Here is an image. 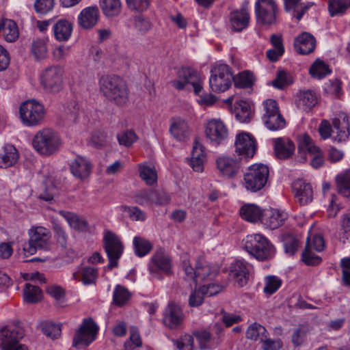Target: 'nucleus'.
<instances>
[{"mask_svg": "<svg viewBox=\"0 0 350 350\" xmlns=\"http://www.w3.org/2000/svg\"><path fill=\"white\" fill-rule=\"evenodd\" d=\"M98 331V327L92 319H83L75 334L72 346L76 348L88 346L96 339Z\"/></svg>", "mask_w": 350, "mask_h": 350, "instance_id": "9b49d317", "label": "nucleus"}, {"mask_svg": "<svg viewBox=\"0 0 350 350\" xmlns=\"http://www.w3.org/2000/svg\"><path fill=\"white\" fill-rule=\"evenodd\" d=\"M61 145L62 139L59 135L49 128L38 131L32 140V146L36 151L44 156L55 153Z\"/></svg>", "mask_w": 350, "mask_h": 350, "instance_id": "20e7f679", "label": "nucleus"}, {"mask_svg": "<svg viewBox=\"0 0 350 350\" xmlns=\"http://www.w3.org/2000/svg\"><path fill=\"white\" fill-rule=\"evenodd\" d=\"M292 187L295 200L300 205H306L312 201L313 190L310 183L298 179L293 182Z\"/></svg>", "mask_w": 350, "mask_h": 350, "instance_id": "f3484780", "label": "nucleus"}, {"mask_svg": "<svg viewBox=\"0 0 350 350\" xmlns=\"http://www.w3.org/2000/svg\"><path fill=\"white\" fill-rule=\"evenodd\" d=\"M133 26L140 34L144 35L151 30L153 25L148 18L138 15L134 18Z\"/></svg>", "mask_w": 350, "mask_h": 350, "instance_id": "603ef678", "label": "nucleus"}, {"mask_svg": "<svg viewBox=\"0 0 350 350\" xmlns=\"http://www.w3.org/2000/svg\"><path fill=\"white\" fill-rule=\"evenodd\" d=\"M269 174V167L262 163H255L250 166L244 174L243 185L251 192H257L263 189Z\"/></svg>", "mask_w": 350, "mask_h": 350, "instance_id": "39448f33", "label": "nucleus"}, {"mask_svg": "<svg viewBox=\"0 0 350 350\" xmlns=\"http://www.w3.org/2000/svg\"><path fill=\"white\" fill-rule=\"evenodd\" d=\"M174 345L176 350H193V338L189 334H185L179 339L173 340Z\"/></svg>", "mask_w": 350, "mask_h": 350, "instance_id": "4d7b16f0", "label": "nucleus"}, {"mask_svg": "<svg viewBox=\"0 0 350 350\" xmlns=\"http://www.w3.org/2000/svg\"><path fill=\"white\" fill-rule=\"evenodd\" d=\"M72 31V24L64 19L59 20L53 26L55 38L60 42L68 40L71 36Z\"/></svg>", "mask_w": 350, "mask_h": 350, "instance_id": "473e14b6", "label": "nucleus"}, {"mask_svg": "<svg viewBox=\"0 0 350 350\" xmlns=\"http://www.w3.org/2000/svg\"><path fill=\"white\" fill-rule=\"evenodd\" d=\"M80 274L82 282L85 285H89L95 282L98 277V270L92 267H85L81 269Z\"/></svg>", "mask_w": 350, "mask_h": 350, "instance_id": "6e6d98bb", "label": "nucleus"}, {"mask_svg": "<svg viewBox=\"0 0 350 350\" xmlns=\"http://www.w3.org/2000/svg\"><path fill=\"white\" fill-rule=\"evenodd\" d=\"M18 29L16 23L10 19H3L0 22V36L8 42H12L18 38Z\"/></svg>", "mask_w": 350, "mask_h": 350, "instance_id": "2f4dec72", "label": "nucleus"}, {"mask_svg": "<svg viewBox=\"0 0 350 350\" xmlns=\"http://www.w3.org/2000/svg\"><path fill=\"white\" fill-rule=\"evenodd\" d=\"M60 213L67 220L72 228L81 232L88 231L89 226L85 219L70 212L61 211Z\"/></svg>", "mask_w": 350, "mask_h": 350, "instance_id": "4c0bfd02", "label": "nucleus"}, {"mask_svg": "<svg viewBox=\"0 0 350 350\" xmlns=\"http://www.w3.org/2000/svg\"><path fill=\"white\" fill-rule=\"evenodd\" d=\"M179 79L187 84H191L196 94L200 95L202 89L200 77L195 70L191 68H183L178 72Z\"/></svg>", "mask_w": 350, "mask_h": 350, "instance_id": "c85d7f7f", "label": "nucleus"}, {"mask_svg": "<svg viewBox=\"0 0 350 350\" xmlns=\"http://www.w3.org/2000/svg\"><path fill=\"white\" fill-rule=\"evenodd\" d=\"M31 51L38 59H44L47 54V49L44 41L38 40L32 44Z\"/></svg>", "mask_w": 350, "mask_h": 350, "instance_id": "774afa93", "label": "nucleus"}, {"mask_svg": "<svg viewBox=\"0 0 350 350\" xmlns=\"http://www.w3.org/2000/svg\"><path fill=\"white\" fill-rule=\"evenodd\" d=\"M242 218L250 222H256L262 219V213L261 209L255 204H246L242 206L240 210Z\"/></svg>", "mask_w": 350, "mask_h": 350, "instance_id": "58836bf2", "label": "nucleus"}, {"mask_svg": "<svg viewBox=\"0 0 350 350\" xmlns=\"http://www.w3.org/2000/svg\"><path fill=\"white\" fill-rule=\"evenodd\" d=\"M98 14L99 11L97 7L86 8L79 15V24L84 29L92 28L96 24Z\"/></svg>", "mask_w": 350, "mask_h": 350, "instance_id": "c756f323", "label": "nucleus"}, {"mask_svg": "<svg viewBox=\"0 0 350 350\" xmlns=\"http://www.w3.org/2000/svg\"><path fill=\"white\" fill-rule=\"evenodd\" d=\"M294 46L295 50L299 53L308 55L314 51L316 46V40L310 33L304 32L295 38Z\"/></svg>", "mask_w": 350, "mask_h": 350, "instance_id": "cd10ccee", "label": "nucleus"}, {"mask_svg": "<svg viewBox=\"0 0 350 350\" xmlns=\"http://www.w3.org/2000/svg\"><path fill=\"white\" fill-rule=\"evenodd\" d=\"M92 167L89 159L82 156H77L70 163L72 174L80 180H85L90 176Z\"/></svg>", "mask_w": 350, "mask_h": 350, "instance_id": "412c9836", "label": "nucleus"}, {"mask_svg": "<svg viewBox=\"0 0 350 350\" xmlns=\"http://www.w3.org/2000/svg\"><path fill=\"white\" fill-rule=\"evenodd\" d=\"M255 80L254 74L249 71L245 70L239 73L236 76H233V81L236 88H247L253 85Z\"/></svg>", "mask_w": 350, "mask_h": 350, "instance_id": "c03bdc74", "label": "nucleus"}, {"mask_svg": "<svg viewBox=\"0 0 350 350\" xmlns=\"http://www.w3.org/2000/svg\"><path fill=\"white\" fill-rule=\"evenodd\" d=\"M148 270L154 277L158 279L161 278L159 273V271H162L167 275L171 274V260L161 249L157 250L151 257L148 263Z\"/></svg>", "mask_w": 350, "mask_h": 350, "instance_id": "4468645a", "label": "nucleus"}, {"mask_svg": "<svg viewBox=\"0 0 350 350\" xmlns=\"http://www.w3.org/2000/svg\"><path fill=\"white\" fill-rule=\"evenodd\" d=\"M297 140L299 154H305L306 152L311 154L319 148V147L314 144L312 139L307 133L298 135Z\"/></svg>", "mask_w": 350, "mask_h": 350, "instance_id": "ea45409f", "label": "nucleus"}, {"mask_svg": "<svg viewBox=\"0 0 350 350\" xmlns=\"http://www.w3.org/2000/svg\"><path fill=\"white\" fill-rule=\"evenodd\" d=\"M107 134L103 131H96L91 137L92 145L96 148H102L107 145Z\"/></svg>", "mask_w": 350, "mask_h": 350, "instance_id": "338daca9", "label": "nucleus"}, {"mask_svg": "<svg viewBox=\"0 0 350 350\" xmlns=\"http://www.w3.org/2000/svg\"><path fill=\"white\" fill-rule=\"evenodd\" d=\"M121 211L128 213L129 218L133 221H144L146 219V213L137 206H129L122 205Z\"/></svg>", "mask_w": 350, "mask_h": 350, "instance_id": "5fc2aeb1", "label": "nucleus"}, {"mask_svg": "<svg viewBox=\"0 0 350 350\" xmlns=\"http://www.w3.org/2000/svg\"><path fill=\"white\" fill-rule=\"evenodd\" d=\"M142 346V340L139 332L135 329L131 331L129 339L126 340L124 347L125 350H133Z\"/></svg>", "mask_w": 350, "mask_h": 350, "instance_id": "69168bd1", "label": "nucleus"}, {"mask_svg": "<svg viewBox=\"0 0 350 350\" xmlns=\"http://www.w3.org/2000/svg\"><path fill=\"white\" fill-rule=\"evenodd\" d=\"M100 6L103 14L107 17L118 16L122 8L120 0H100Z\"/></svg>", "mask_w": 350, "mask_h": 350, "instance_id": "a19ab883", "label": "nucleus"}, {"mask_svg": "<svg viewBox=\"0 0 350 350\" xmlns=\"http://www.w3.org/2000/svg\"><path fill=\"white\" fill-rule=\"evenodd\" d=\"M103 242L109 260L108 268L111 269L118 266V260L123 254L124 247L120 238L111 231L105 232Z\"/></svg>", "mask_w": 350, "mask_h": 350, "instance_id": "1a4fd4ad", "label": "nucleus"}, {"mask_svg": "<svg viewBox=\"0 0 350 350\" xmlns=\"http://www.w3.org/2000/svg\"><path fill=\"white\" fill-rule=\"evenodd\" d=\"M263 122L265 126L271 131H278L284 128L286 122L280 113H276L272 116H268L264 119Z\"/></svg>", "mask_w": 350, "mask_h": 350, "instance_id": "8fccbe9b", "label": "nucleus"}, {"mask_svg": "<svg viewBox=\"0 0 350 350\" xmlns=\"http://www.w3.org/2000/svg\"><path fill=\"white\" fill-rule=\"evenodd\" d=\"M182 267L185 274V279L191 280L196 284L206 280H213L219 272V268L209 263L203 256H199L197 258L195 269L193 268L189 260H183Z\"/></svg>", "mask_w": 350, "mask_h": 350, "instance_id": "7ed1b4c3", "label": "nucleus"}, {"mask_svg": "<svg viewBox=\"0 0 350 350\" xmlns=\"http://www.w3.org/2000/svg\"><path fill=\"white\" fill-rule=\"evenodd\" d=\"M267 336L266 328L259 323H254L250 325L245 333V337L252 340H262Z\"/></svg>", "mask_w": 350, "mask_h": 350, "instance_id": "37998d69", "label": "nucleus"}, {"mask_svg": "<svg viewBox=\"0 0 350 350\" xmlns=\"http://www.w3.org/2000/svg\"><path fill=\"white\" fill-rule=\"evenodd\" d=\"M235 152L239 156L244 158L254 157L256 146L254 137L246 133H241L237 135L234 142Z\"/></svg>", "mask_w": 350, "mask_h": 350, "instance_id": "2eb2a0df", "label": "nucleus"}, {"mask_svg": "<svg viewBox=\"0 0 350 350\" xmlns=\"http://www.w3.org/2000/svg\"><path fill=\"white\" fill-rule=\"evenodd\" d=\"M131 297V293L124 286L116 285L113 293V300L118 306H124Z\"/></svg>", "mask_w": 350, "mask_h": 350, "instance_id": "09e8293b", "label": "nucleus"}, {"mask_svg": "<svg viewBox=\"0 0 350 350\" xmlns=\"http://www.w3.org/2000/svg\"><path fill=\"white\" fill-rule=\"evenodd\" d=\"M243 249L259 261L267 260L275 254V248L267 237L261 234H252L242 241Z\"/></svg>", "mask_w": 350, "mask_h": 350, "instance_id": "f03ea898", "label": "nucleus"}, {"mask_svg": "<svg viewBox=\"0 0 350 350\" xmlns=\"http://www.w3.org/2000/svg\"><path fill=\"white\" fill-rule=\"evenodd\" d=\"M309 72L313 77L320 79L328 75L330 70L323 62L317 60L310 67Z\"/></svg>", "mask_w": 350, "mask_h": 350, "instance_id": "864d4df0", "label": "nucleus"}, {"mask_svg": "<svg viewBox=\"0 0 350 350\" xmlns=\"http://www.w3.org/2000/svg\"><path fill=\"white\" fill-rule=\"evenodd\" d=\"M340 240L343 243L350 242V213L344 215L342 217Z\"/></svg>", "mask_w": 350, "mask_h": 350, "instance_id": "052dcab7", "label": "nucleus"}, {"mask_svg": "<svg viewBox=\"0 0 350 350\" xmlns=\"http://www.w3.org/2000/svg\"><path fill=\"white\" fill-rule=\"evenodd\" d=\"M135 254L138 257L147 255L152 249V243L146 239L142 237H135L133 241Z\"/></svg>", "mask_w": 350, "mask_h": 350, "instance_id": "79ce46f5", "label": "nucleus"}, {"mask_svg": "<svg viewBox=\"0 0 350 350\" xmlns=\"http://www.w3.org/2000/svg\"><path fill=\"white\" fill-rule=\"evenodd\" d=\"M283 245L285 252L290 255H293L297 250L299 242L293 235L286 234L283 237Z\"/></svg>", "mask_w": 350, "mask_h": 350, "instance_id": "680f3d73", "label": "nucleus"}, {"mask_svg": "<svg viewBox=\"0 0 350 350\" xmlns=\"http://www.w3.org/2000/svg\"><path fill=\"white\" fill-rule=\"evenodd\" d=\"M241 158L222 156L217 159L216 164L220 173L228 178L237 174L241 167Z\"/></svg>", "mask_w": 350, "mask_h": 350, "instance_id": "a211bd4d", "label": "nucleus"}, {"mask_svg": "<svg viewBox=\"0 0 350 350\" xmlns=\"http://www.w3.org/2000/svg\"><path fill=\"white\" fill-rule=\"evenodd\" d=\"M169 131L176 140L180 142L187 141L191 133L187 122L179 117L170 120Z\"/></svg>", "mask_w": 350, "mask_h": 350, "instance_id": "aec40b11", "label": "nucleus"}, {"mask_svg": "<svg viewBox=\"0 0 350 350\" xmlns=\"http://www.w3.org/2000/svg\"><path fill=\"white\" fill-rule=\"evenodd\" d=\"M100 90L111 103L123 106L129 100V91L125 81L116 75H107L100 80Z\"/></svg>", "mask_w": 350, "mask_h": 350, "instance_id": "f257e3e1", "label": "nucleus"}, {"mask_svg": "<svg viewBox=\"0 0 350 350\" xmlns=\"http://www.w3.org/2000/svg\"><path fill=\"white\" fill-rule=\"evenodd\" d=\"M183 319L181 308L174 303L169 304L163 313V323L170 329H176L181 324Z\"/></svg>", "mask_w": 350, "mask_h": 350, "instance_id": "6ab92c4d", "label": "nucleus"}, {"mask_svg": "<svg viewBox=\"0 0 350 350\" xmlns=\"http://www.w3.org/2000/svg\"><path fill=\"white\" fill-rule=\"evenodd\" d=\"M317 103V96L311 90H301L297 94L296 105L303 111H308L310 110Z\"/></svg>", "mask_w": 350, "mask_h": 350, "instance_id": "7c9ffc66", "label": "nucleus"}, {"mask_svg": "<svg viewBox=\"0 0 350 350\" xmlns=\"http://www.w3.org/2000/svg\"><path fill=\"white\" fill-rule=\"evenodd\" d=\"M55 5V0H36L34 8L37 13L45 14L52 10Z\"/></svg>", "mask_w": 350, "mask_h": 350, "instance_id": "0e129e2a", "label": "nucleus"}, {"mask_svg": "<svg viewBox=\"0 0 350 350\" xmlns=\"http://www.w3.org/2000/svg\"><path fill=\"white\" fill-rule=\"evenodd\" d=\"M233 81L231 68L225 64H215L211 70L209 85L215 92H224L229 89Z\"/></svg>", "mask_w": 350, "mask_h": 350, "instance_id": "423d86ee", "label": "nucleus"}, {"mask_svg": "<svg viewBox=\"0 0 350 350\" xmlns=\"http://www.w3.org/2000/svg\"><path fill=\"white\" fill-rule=\"evenodd\" d=\"M335 180L338 192L345 197H350V170L338 174Z\"/></svg>", "mask_w": 350, "mask_h": 350, "instance_id": "e433bc0d", "label": "nucleus"}, {"mask_svg": "<svg viewBox=\"0 0 350 350\" xmlns=\"http://www.w3.org/2000/svg\"><path fill=\"white\" fill-rule=\"evenodd\" d=\"M250 14L247 8L236 10L229 15L230 25L234 31H241L245 29L250 23Z\"/></svg>", "mask_w": 350, "mask_h": 350, "instance_id": "393cba45", "label": "nucleus"}, {"mask_svg": "<svg viewBox=\"0 0 350 350\" xmlns=\"http://www.w3.org/2000/svg\"><path fill=\"white\" fill-rule=\"evenodd\" d=\"M117 137L119 144L126 147L131 146L137 139V135L131 130L118 134Z\"/></svg>", "mask_w": 350, "mask_h": 350, "instance_id": "e2e57ef3", "label": "nucleus"}, {"mask_svg": "<svg viewBox=\"0 0 350 350\" xmlns=\"http://www.w3.org/2000/svg\"><path fill=\"white\" fill-rule=\"evenodd\" d=\"M206 161L204 147L196 137L193 142L191 157L189 161L191 167L197 172H202L204 170V164Z\"/></svg>", "mask_w": 350, "mask_h": 350, "instance_id": "b1692460", "label": "nucleus"}, {"mask_svg": "<svg viewBox=\"0 0 350 350\" xmlns=\"http://www.w3.org/2000/svg\"><path fill=\"white\" fill-rule=\"evenodd\" d=\"M21 120L27 126H37L44 119L45 110L44 105L36 100L23 102L19 108Z\"/></svg>", "mask_w": 350, "mask_h": 350, "instance_id": "0eeeda50", "label": "nucleus"}, {"mask_svg": "<svg viewBox=\"0 0 350 350\" xmlns=\"http://www.w3.org/2000/svg\"><path fill=\"white\" fill-rule=\"evenodd\" d=\"M139 177L147 185L152 186L157 183V173L154 166L150 164H139Z\"/></svg>", "mask_w": 350, "mask_h": 350, "instance_id": "c9c22d12", "label": "nucleus"}, {"mask_svg": "<svg viewBox=\"0 0 350 350\" xmlns=\"http://www.w3.org/2000/svg\"><path fill=\"white\" fill-rule=\"evenodd\" d=\"M332 125L336 130L334 140L338 142L347 140L350 135L349 118L343 112H340L332 120Z\"/></svg>", "mask_w": 350, "mask_h": 350, "instance_id": "5701e85b", "label": "nucleus"}, {"mask_svg": "<svg viewBox=\"0 0 350 350\" xmlns=\"http://www.w3.org/2000/svg\"><path fill=\"white\" fill-rule=\"evenodd\" d=\"M42 330L43 334L52 339L57 338L61 335V327L59 325L51 322H46L43 324Z\"/></svg>", "mask_w": 350, "mask_h": 350, "instance_id": "bf43d9fd", "label": "nucleus"}, {"mask_svg": "<svg viewBox=\"0 0 350 350\" xmlns=\"http://www.w3.org/2000/svg\"><path fill=\"white\" fill-rule=\"evenodd\" d=\"M18 159V153L16 148L7 144L4 146L3 153L0 156V167L7 168L14 165Z\"/></svg>", "mask_w": 350, "mask_h": 350, "instance_id": "72a5a7b5", "label": "nucleus"}, {"mask_svg": "<svg viewBox=\"0 0 350 350\" xmlns=\"http://www.w3.org/2000/svg\"><path fill=\"white\" fill-rule=\"evenodd\" d=\"M350 7V0H329L328 10L331 16L343 14Z\"/></svg>", "mask_w": 350, "mask_h": 350, "instance_id": "de8ad7c7", "label": "nucleus"}, {"mask_svg": "<svg viewBox=\"0 0 350 350\" xmlns=\"http://www.w3.org/2000/svg\"><path fill=\"white\" fill-rule=\"evenodd\" d=\"M287 218V215L277 209L266 210L262 215V223L267 228L274 230L282 226Z\"/></svg>", "mask_w": 350, "mask_h": 350, "instance_id": "a878e982", "label": "nucleus"}, {"mask_svg": "<svg viewBox=\"0 0 350 350\" xmlns=\"http://www.w3.org/2000/svg\"><path fill=\"white\" fill-rule=\"evenodd\" d=\"M302 260L308 266H315L321 263V258L315 254L311 249L310 238L306 239V246L302 252Z\"/></svg>", "mask_w": 350, "mask_h": 350, "instance_id": "a18cd8bd", "label": "nucleus"}, {"mask_svg": "<svg viewBox=\"0 0 350 350\" xmlns=\"http://www.w3.org/2000/svg\"><path fill=\"white\" fill-rule=\"evenodd\" d=\"M23 294L24 300L31 304L38 302L42 296L41 289L38 286L30 284H25Z\"/></svg>", "mask_w": 350, "mask_h": 350, "instance_id": "49530a36", "label": "nucleus"}, {"mask_svg": "<svg viewBox=\"0 0 350 350\" xmlns=\"http://www.w3.org/2000/svg\"><path fill=\"white\" fill-rule=\"evenodd\" d=\"M265 282L264 292L269 295L273 294L282 284V280L275 275L267 276L265 278Z\"/></svg>", "mask_w": 350, "mask_h": 350, "instance_id": "13d9d810", "label": "nucleus"}, {"mask_svg": "<svg viewBox=\"0 0 350 350\" xmlns=\"http://www.w3.org/2000/svg\"><path fill=\"white\" fill-rule=\"evenodd\" d=\"M284 10L286 12L293 11V16L298 21H300L304 14L308 11L311 6V3L304 4L301 3V0H284Z\"/></svg>", "mask_w": 350, "mask_h": 350, "instance_id": "f704fd0d", "label": "nucleus"}, {"mask_svg": "<svg viewBox=\"0 0 350 350\" xmlns=\"http://www.w3.org/2000/svg\"><path fill=\"white\" fill-rule=\"evenodd\" d=\"M236 118L241 122H247L250 120V106L248 103L239 100L236 107Z\"/></svg>", "mask_w": 350, "mask_h": 350, "instance_id": "3c124183", "label": "nucleus"}, {"mask_svg": "<svg viewBox=\"0 0 350 350\" xmlns=\"http://www.w3.org/2000/svg\"><path fill=\"white\" fill-rule=\"evenodd\" d=\"M63 74L62 68L58 66H49L43 70L40 81L44 90L50 93L58 92L62 88Z\"/></svg>", "mask_w": 350, "mask_h": 350, "instance_id": "f8f14e48", "label": "nucleus"}, {"mask_svg": "<svg viewBox=\"0 0 350 350\" xmlns=\"http://www.w3.org/2000/svg\"><path fill=\"white\" fill-rule=\"evenodd\" d=\"M249 267L248 263L243 260H236L230 265V275L240 287L247 283L250 275Z\"/></svg>", "mask_w": 350, "mask_h": 350, "instance_id": "4be33fe9", "label": "nucleus"}, {"mask_svg": "<svg viewBox=\"0 0 350 350\" xmlns=\"http://www.w3.org/2000/svg\"><path fill=\"white\" fill-rule=\"evenodd\" d=\"M24 336L23 329L16 325H7L0 329V348L2 350H17L19 340Z\"/></svg>", "mask_w": 350, "mask_h": 350, "instance_id": "ddd939ff", "label": "nucleus"}, {"mask_svg": "<svg viewBox=\"0 0 350 350\" xmlns=\"http://www.w3.org/2000/svg\"><path fill=\"white\" fill-rule=\"evenodd\" d=\"M206 137L213 142L219 144L226 139L228 135L226 126L220 120H211L206 126Z\"/></svg>", "mask_w": 350, "mask_h": 350, "instance_id": "dca6fc26", "label": "nucleus"}, {"mask_svg": "<svg viewBox=\"0 0 350 350\" xmlns=\"http://www.w3.org/2000/svg\"><path fill=\"white\" fill-rule=\"evenodd\" d=\"M274 152L279 159H288L294 153L295 146L288 138L279 137L273 139Z\"/></svg>", "mask_w": 350, "mask_h": 350, "instance_id": "bb28decb", "label": "nucleus"}, {"mask_svg": "<svg viewBox=\"0 0 350 350\" xmlns=\"http://www.w3.org/2000/svg\"><path fill=\"white\" fill-rule=\"evenodd\" d=\"M29 240L23 247L25 254L32 255L38 250H49L51 247L50 231L42 226H38L29 230Z\"/></svg>", "mask_w": 350, "mask_h": 350, "instance_id": "6e6552de", "label": "nucleus"}, {"mask_svg": "<svg viewBox=\"0 0 350 350\" xmlns=\"http://www.w3.org/2000/svg\"><path fill=\"white\" fill-rule=\"evenodd\" d=\"M278 6L274 0H256L255 15L258 24L271 25L276 23Z\"/></svg>", "mask_w": 350, "mask_h": 350, "instance_id": "9d476101", "label": "nucleus"}]
</instances>
